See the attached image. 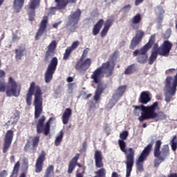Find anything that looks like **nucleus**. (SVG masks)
<instances>
[{"mask_svg":"<svg viewBox=\"0 0 177 177\" xmlns=\"http://www.w3.org/2000/svg\"><path fill=\"white\" fill-rule=\"evenodd\" d=\"M134 114L138 118V120L140 122L145 121V120H153L156 118V121H160L161 120H166L167 115L164 112L156 113V110L160 109V106L157 102H155L152 105L149 106H133Z\"/></svg>","mask_w":177,"mask_h":177,"instance_id":"nucleus-1","label":"nucleus"},{"mask_svg":"<svg viewBox=\"0 0 177 177\" xmlns=\"http://www.w3.org/2000/svg\"><path fill=\"white\" fill-rule=\"evenodd\" d=\"M35 89V117L38 118L42 113V91L39 86H36L35 82H32L30 84L28 92L26 94V103L28 106H31L32 102V95Z\"/></svg>","mask_w":177,"mask_h":177,"instance_id":"nucleus-2","label":"nucleus"},{"mask_svg":"<svg viewBox=\"0 0 177 177\" xmlns=\"http://www.w3.org/2000/svg\"><path fill=\"white\" fill-rule=\"evenodd\" d=\"M20 91H21V84H18L13 77H8L7 86L5 80H0V92L1 93L6 92L8 97H12V96L19 97Z\"/></svg>","mask_w":177,"mask_h":177,"instance_id":"nucleus-3","label":"nucleus"},{"mask_svg":"<svg viewBox=\"0 0 177 177\" xmlns=\"http://www.w3.org/2000/svg\"><path fill=\"white\" fill-rule=\"evenodd\" d=\"M114 68V62L109 60L104 63L102 66L97 68L91 75V78L95 84H100L102 78L104 77V72L106 77H111Z\"/></svg>","mask_w":177,"mask_h":177,"instance_id":"nucleus-4","label":"nucleus"},{"mask_svg":"<svg viewBox=\"0 0 177 177\" xmlns=\"http://www.w3.org/2000/svg\"><path fill=\"white\" fill-rule=\"evenodd\" d=\"M161 140H157L155 145L153 153L154 156L158 157L154 160L155 167H158V165H160V163L162 162L164 160H165L167 156L169 154V147H168V145H165L162 149V151H160V147H161Z\"/></svg>","mask_w":177,"mask_h":177,"instance_id":"nucleus-5","label":"nucleus"},{"mask_svg":"<svg viewBox=\"0 0 177 177\" xmlns=\"http://www.w3.org/2000/svg\"><path fill=\"white\" fill-rule=\"evenodd\" d=\"M154 35L151 36L149 42L145 46L140 50H136L133 53V56H138V62L139 63H146L147 61V55L146 53L151 48L153 44H154Z\"/></svg>","mask_w":177,"mask_h":177,"instance_id":"nucleus-6","label":"nucleus"},{"mask_svg":"<svg viewBox=\"0 0 177 177\" xmlns=\"http://www.w3.org/2000/svg\"><path fill=\"white\" fill-rule=\"evenodd\" d=\"M123 153L126 155V161L124 162V164H126V177H129L133 167L135 151L132 148H129Z\"/></svg>","mask_w":177,"mask_h":177,"instance_id":"nucleus-7","label":"nucleus"},{"mask_svg":"<svg viewBox=\"0 0 177 177\" xmlns=\"http://www.w3.org/2000/svg\"><path fill=\"white\" fill-rule=\"evenodd\" d=\"M80 17H81V10L80 9H77L69 15L66 27L71 32L75 31L78 21H80Z\"/></svg>","mask_w":177,"mask_h":177,"instance_id":"nucleus-8","label":"nucleus"},{"mask_svg":"<svg viewBox=\"0 0 177 177\" xmlns=\"http://www.w3.org/2000/svg\"><path fill=\"white\" fill-rule=\"evenodd\" d=\"M56 67H57V58L54 57L51 59L45 73V82L46 84H49V82L52 81L53 74H55V71H56Z\"/></svg>","mask_w":177,"mask_h":177,"instance_id":"nucleus-9","label":"nucleus"},{"mask_svg":"<svg viewBox=\"0 0 177 177\" xmlns=\"http://www.w3.org/2000/svg\"><path fill=\"white\" fill-rule=\"evenodd\" d=\"M153 148V144H149L142 151L140 157L136 160V167L138 171H143V162L146 158L149 156V154H150V151H151V149Z\"/></svg>","mask_w":177,"mask_h":177,"instance_id":"nucleus-10","label":"nucleus"},{"mask_svg":"<svg viewBox=\"0 0 177 177\" xmlns=\"http://www.w3.org/2000/svg\"><path fill=\"white\" fill-rule=\"evenodd\" d=\"M173 44L171 41L165 40L160 46H158V52L160 56H164L165 57H168L169 56V53L172 49Z\"/></svg>","mask_w":177,"mask_h":177,"instance_id":"nucleus-11","label":"nucleus"},{"mask_svg":"<svg viewBox=\"0 0 177 177\" xmlns=\"http://www.w3.org/2000/svg\"><path fill=\"white\" fill-rule=\"evenodd\" d=\"M92 64V59L91 58H87L84 60V59H80V61L77 63L75 66L76 70H80V71H86Z\"/></svg>","mask_w":177,"mask_h":177,"instance_id":"nucleus-12","label":"nucleus"},{"mask_svg":"<svg viewBox=\"0 0 177 177\" xmlns=\"http://www.w3.org/2000/svg\"><path fill=\"white\" fill-rule=\"evenodd\" d=\"M39 6V0H30L29 3V9L28 10V15L29 16V20L31 21L35 16L34 10L37 9Z\"/></svg>","mask_w":177,"mask_h":177,"instance_id":"nucleus-13","label":"nucleus"},{"mask_svg":"<svg viewBox=\"0 0 177 177\" xmlns=\"http://www.w3.org/2000/svg\"><path fill=\"white\" fill-rule=\"evenodd\" d=\"M145 35V32L142 30H138L136 32V36L132 39L131 43L130 45L131 49H133V48H136L138 44L142 41L143 37Z\"/></svg>","mask_w":177,"mask_h":177,"instance_id":"nucleus-14","label":"nucleus"},{"mask_svg":"<svg viewBox=\"0 0 177 177\" xmlns=\"http://www.w3.org/2000/svg\"><path fill=\"white\" fill-rule=\"evenodd\" d=\"M12 140H13V131L8 130L5 136L3 153L8 151V149H9L10 145H12Z\"/></svg>","mask_w":177,"mask_h":177,"instance_id":"nucleus-15","label":"nucleus"},{"mask_svg":"<svg viewBox=\"0 0 177 177\" xmlns=\"http://www.w3.org/2000/svg\"><path fill=\"white\" fill-rule=\"evenodd\" d=\"M46 27H48V17H44L43 20L41 21L38 32L36 34L35 39H39V37H41L44 32H45Z\"/></svg>","mask_w":177,"mask_h":177,"instance_id":"nucleus-16","label":"nucleus"},{"mask_svg":"<svg viewBox=\"0 0 177 177\" xmlns=\"http://www.w3.org/2000/svg\"><path fill=\"white\" fill-rule=\"evenodd\" d=\"M46 153L45 151H42L41 153L38 157L37 160H36L35 164V172L37 174H39L42 171V165H44V161H45V156Z\"/></svg>","mask_w":177,"mask_h":177,"instance_id":"nucleus-17","label":"nucleus"},{"mask_svg":"<svg viewBox=\"0 0 177 177\" xmlns=\"http://www.w3.org/2000/svg\"><path fill=\"white\" fill-rule=\"evenodd\" d=\"M57 46V43L55 40L52 41L47 46V50L46 53V57H47V59H49V57H52V56H55Z\"/></svg>","mask_w":177,"mask_h":177,"instance_id":"nucleus-18","label":"nucleus"},{"mask_svg":"<svg viewBox=\"0 0 177 177\" xmlns=\"http://www.w3.org/2000/svg\"><path fill=\"white\" fill-rule=\"evenodd\" d=\"M39 142V136L36 137H30L26 145L25 146V150L28 151L30 149H34V147H37L38 146V142Z\"/></svg>","mask_w":177,"mask_h":177,"instance_id":"nucleus-19","label":"nucleus"},{"mask_svg":"<svg viewBox=\"0 0 177 177\" xmlns=\"http://www.w3.org/2000/svg\"><path fill=\"white\" fill-rule=\"evenodd\" d=\"M142 21V15L136 14L131 19V26L133 30H138L140 27V22Z\"/></svg>","mask_w":177,"mask_h":177,"instance_id":"nucleus-20","label":"nucleus"},{"mask_svg":"<svg viewBox=\"0 0 177 177\" xmlns=\"http://www.w3.org/2000/svg\"><path fill=\"white\" fill-rule=\"evenodd\" d=\"M94 158L95 161V167H97V168H102V167H103V154H102V152L100 151H95Z\"/></svg>","mask_w":177,"mask_h":177,"instance_id":"nucleus-21","label":"nucleus"},{"mask_svg":"<svg viewBox=\"0 0 177 177\" xmlns=\"http://www.w3.org/2000/svg\"><path fill=\"white\" fill-rule=\"evenodd\" d=\"M57 9H64L68 3H75L76 0H55Z\"/></svg>","mask_w":177,"mask_h":177,"instance_id":"nucleus-22","label":"nucleus"},{"mask_svg":"<svg viewBox=\"0 0 177 177\" xmlns=\"http://www.w3.org/2000/svg\"><path fill=\"white\" fill-rule=\"evenodd\" d=\"M158 55V44H154L151 50V55L149 57V64H153V63L156 62Z\"/></svg>","mask_w":177,"mask_h":177,"instance_id":"nucleus-23","label":"nucleus"},{"mask_svg":"<svg viewBox=\"0 0 177 177\" xmlns=\"http://www.w3.org/2000/svg\"><path fill=\"white\" fill-rule=\"evenodd\" d=\"M71 114H73V111H71V109L66 108L62 114V122L64 125H67V124H68Z\"/></svg>","mask_w":177,"mask_h":177,"instance_id":"nucleus-24","label":"nucleus"},{"mask_svg":"<svg viewBox=\"0 0 177 177\" xmlns=\"http://www.w3.org/2000/svg\"><path fill=\"white\" fill-rule=\"evenodd\" d=\"M150 100H151V98H150V95L147 91L141 93L139 100L140 103H142V104H147Z\"/></svg>","mask_w":177,"mask_h":177,"instance_id":"nucleus-25","label":"nucleus"},{"mask_svg":"<svg viewBox=\"0 0 177 177\" xmlns=\"http://www.w3.org/2000/svg\"><path fill=\"white\" fill-rule=\"evenodd\" d=\"M26 0H14L13 8L15 13H19L21 10V8L24 6Z\"/></svg>","mask_w":177,"mask_h":177,"instance_id":"nucleus-26","label":"nucleus"},{"mask_svg":"<svg viewBox=\"0 0 177 177\" xmlns=\"http://www.w3.org/2000/svg\"><path fill=\"white\" fill-rule=\"evenodd\" d=\"M104 21L103 19H100L97 23L94 26L93 28V35H97L99 32H100V29L102 28V26H103Z\"/></svg>","mask_w":177,"mask_h":177,"instance_id":"nucleus-27","label":"nucleus"},{"mask_svg":"<svg viewBox=\"0 0 177 177\" xmlns=\"http://www.w3.org/2000/svg\"><path fill=\"white\" fill-rule=\"evenodd\" d=\"M78 158H80V154L77 153L75 156L71 160L69 164L68 172V174H71L74 170V167H75V164H77V161H78Z\"/></svg>","mask_w":177,"mask_h":177,"instance_id":"nucleus-28","label":"nucleus"},{"mask_svg":"<svg viewBox=\"0 0 177 177\" xmlns=\"http://www.w3.org/2000/svg\"><path fill=\"white\" fill-rule=\"evenodd\" d=\"M15 57L17 60H21V57L26 55V48L24 47H19L15 50Z\"/></svg>","mask_w":177,"mask_h":177,"instance_id":"nucleus-29","label":"nucleus"},{"mask_svg":"<svg viewBox=\"0 0 177 177\" xmlns=\"http://www.w3.org/2000/svg\"><path fill=\"white\" fill-rule=\"evenodd\" d=\"M44 122H45V116H41L38 121L37 124V133H42L44 132Z\"/></svg>","mask_w":177,"mask_h":177,"instance_id":"nucleus-30","label":"nucleus"},{"mask_svg":"<svg viewBox=\"0 0 177 177\" xmlns=\"http://www.w3.org/2000/svg\"><path fill=\"white\" fill-rule=\"evenodd\" d=\"M164 13H165V11H164V9L161 7H158L156 8V14L157 16V20L160 23L162 21V19L164 17Z\"/></svg>","mask_w":177,"mask_h":177,"instance_id":"nucleus-31","label":"nucleus"},{"mask_svg":"<svg viewBox=\"0 0 177 177\" xmlns=\"http://www.w3.org/2000/svg\"><path fill=\"white\" fill-rule=\"evenodd\" d=\"M127 90V86L123 85L118 87V88L116 91V93L113 95V97H117L118 99H120L122 95H124V92Z\"/></svg>","mask_w":177,"mask_h":177,"instance_id":"nucleus-32","label":"nucleus"},{"mask_svg":"<svg viewBox=\"0 0 177 177\" xmlns=\"http://www.w3.org/2000/svg\"><path fill=\"white\" fill-rule=\"evenodd\" d=\"M102 91H103V84H100L97 86V90L95 91V94L94 95V100L97 102L99 99H100V95H102Z\"/></svg>","mask_w":177,"mask_h":177,"instance_id":"nucleus-33","label":"nucleus"},{"mask_svg":"<svg viewBox=\"0 0 177 177\" xmlns=\"http://www.w3.org/2000/svg\"><path fill=\"white\" fill-rule=\"evenodd\" d=\"M63 130H61L56 136L55 140V146H60L62 144V140H63Z\"/></svg>","mask_w":177,"mask_h":177,"instance_id":"nucleus-34","label":"nucleus"},{"mask_svg":"<svg viewBox=\"0 0 177 177\" xmlns=\"http://www.w3.org/2000/svg\"><path fill=\"white\" fill-rule=\"evenodd\" d=\"M19 118H20V113H19V111H15L11 116L10 122L11 124H16L17 121H19Z\"/></svg>","mask_w":177,"mask_h":177,"instance_id":"nucleus-35","label":"nucleus"},{"mask_svg":"<svg viewBox=\"0 0 177 177\" xmlns=\"http://www.w3.org/2000/svg\"><path fill=\"white\" fill-rule=\"evenodd\" d=\"M55 120H56V118H50L48 121L46 122V126L44 127V135H48L49 132L50 131V122L51 121H55Z\"/></svg>","mask_w":177,"mask_h":177,"instance_id":"nucleus-36","label":"nucleus"},{"mask_svg":"<svg viewBox=\"0 0 177 177\" xmlns=\"http://www.w3.org/2000/svg\"><path fill=\"white\" fill-rule=\"evenodd\" d=\"M19 169H20V162L18 161L16 162V164L14 166L11 177H17V174L19 172Z\"/></svg>","mask_w":177,"mask_h":177,"instance_id":"nucleus-37","label":"nucleus"},{"mask_svg":"<svg viewBox=\"0 0 177 177\" xmlns=\"http://www.w3.org/2000/svg\"><path fill=\"white\" fill-rule=\"evenodd\" d=\"M119 98L114 97V95L112 96V99L109 101V104H107V107L109 109H113L114 106H115V103L118 102Z\"/></svg>","mask_w":177,"mask_h":177,"instance_id":"nucleus-38","label":"nucleus"},{"mask_svg":"<svg viewBox=\"0 0 177 177\" xmlns=\"http://www.w3.org/2000/svg\"><path fill=\"white\" fill-rule=\"evenodd\" d=\"M136 71V68H135V66L131 65L126 68L124 71V74H126L127 75H129V74H132Z\"/></svg>","mask_w":177,"mask_h":177,"instance_id":"nucleus-39","label":"nucleus"},{"mask_svg":"<svg viewBox=\"0 0 177 177\" xmlns=\"http://www.w3.org/2000/svg\"><path fill=\"white\" fill-rule=\"evenodd\" d=\"M171 146L173 151H176L177 149V138L176 136H174L171 141Z\"/></svg>","mask_w":177,"mask_h":177,"instance_id":"nucleus-40","label":"nucleus"},{"mask_svg":"<svg viewBox=\"0 0 177 177\" xmlns=\"http://www.w3.org/2000/svg\"><path fill=\"white\" fill-rule=\"evenodd\" d=\"M53 166L50 165L46 169V175L44 177H53Z\"/></svg>","mask_w":177,"mask_h":177,"instance_id":"nucleus-41","label":"nucleus"},{"mask_svg":"<svg viewBox=\"0 0 177 177\" xmlns=\"http://www.w3.org/2000/svg\"><path fill=\"white\" fill-rule=\"evenodd\" d=\"M68 93H73L74 89L77 88V84L75 83H69L68 84Z\"/></svg>","mask_w":177,"mask_h":177,"instance_id":"nucleus-42","label":"nucleus"},{"mask_svg":"<svg viewBox=\"0 0 177 177\" xmlns=\"http://www.w3.org/2000/svg\"><path fill=\"white\" fill-rule=\"evenodd\" d=\"M79 46L80 41H74L70 47H68V49L71 50V51L73 52V50H75V49H77Z\"/></svg>","mask_w":177,"mask_h":177,"instance_id":"nucleus-43","label":"nucleus"},{"mask_svg":"<svg viewBox=\"0 0 177 177\" xmlns=\"http://www.w3.org/2000/svg\"><path fill=\"white\" fill-rule=\"evenodd\" d=\"M118 143H119V146L120 147V149L122 150V151H125L127 150V149H125V147H127V144L125 143V142L122 140H118Z\"/></svg>","mask_w":177,"mask_h":177,"instance_id":"nucleus-44","label":"nucleus"},{"mask_svg":"<svg viewBox=\"0 0 177 177\" xmlns=\"http://www.w3.org/2000/svg\"><path fill=\"white\" fill-rule=\"evenodd\" d=\"M128 135H129V133L128 131H124L120 134V140H127V138H128Z\"/></svg>","mask_w":177,"mask_h":177,"instance_id":"nucleus-45","label":"nucleus"},{"mask_svg":"<svg viewBox=\"0 0 177 177\" xmlns=\"http://www.w3.org/2000/svg\"><path fill=\"white\" fill-rule=\"evenodd\" d=\"M112 24H113V18H109L105 22L104 27H105L106 28L109 29L110 27H111Z\"/></svg>","mask_w":177,"mask_h":177,"instance_id":"nucleus-46","label":"nucleus"},{"mask_svg":"<svg viewBox=\"0 0 177 177\" xmlns=\"http://www.w3.org/2000/svg\"><path fill=\"white\" fill-rule=\"evenodd\" d=\"M71 50H70V48H66V51H65V53L64 55V60H67V59H68V57H70V55H71Z\"/></svg>","mask_w":177,"mask_h":177,"instance_id":"nucleus-47","label":"nucleus"},{"mask_svg":"<svg viewBox=\"0 0 177 177\" xmlns=\"http://www.w3.org/2000/svg\"><path fill=\"white\" fill-rule=\"evenodd\" d=\"M95 174H97L99 177H104L106 176V169H101L98 171H95Z\"/></svg>","mask_w":177,"mask_h":177,"instance_id":"nucleus-48","label":"nucleus"},{"mask_svg":"<svg viewBox=\"0 0 177 177\" xmlns=\"http://www.w3.org/2000/svg\"><path fill=\"white\" fill-rule=\"evenodd\" d=\"M171 29H167L164 35L165 39H168L171 37Z\"/></svg>","mask_w":177,"mask_h":177,"instance_id":"nucleus-49","label":"nucleus"},{"mask_svg":"<svg viewBox=\"0 0 177 177\" xmlns=\"http://www.w3.org/2000/svg\"><path fill=\"white\" fill-rule=\"evenodd\" d=\"M109 28L104 26L102 30L101 31V37H106V35L109 32Z\"/></svg>","mask_w":177,"mask_h":177,"instance_id":"nucleus-50","label":"nucleus"},{"mask_svg":"<svg viewBox=\"0 0 177 177\" xmlns=\"http://www.w3.org/2000/svg\"><path fill=\"white\" fill-rule=\"evenodd\" d=\"M87 55H88V48L84 50L82 55L80 59H82V60H84V59L86 57Z\"/></svg>","mask_w":177,"mask_h":177,"instance_id":"nucleus-51","label":"nucleus"},{"mask_svg":"<svg viewBox=\"0 0 177 177\" xmlns=\"http://www.w3.org/2000/svg\"><path fill=\"white\" fill-rule=\"evenodd\" d=\"M8 176V171L6 170H3L0 173V177H6Z\"/></svg>","mask_w":177,"mask_h":177,"instance_id":"nucleus-52","label":"nucleus"},{"mask_svg":"<svg viewBox=\"0 0 177 177\" xmlns=\"http://www.w3.org/2000/svg\"><path fill=\"white\" fill-rule=\"evenodd\" d=\"M122 10L124 12H129V10H131V5L125 6Z\"/></svg>","mask_w":177,"mask_h":177,"instance_id":"nucleus-53","label":"nucleus"},{"mask_svg":"<svg viewBox=\"0 0 177 177\" xmlns=\"http://www.w3.org/2000/svg\"><path fill=\"white\" fill-rule=\"evenodd\" d=\"M56 9L59 10V8H56V6H55V7L52 8L50 10L49 15H55V10H56Z\"/></svg>","mask_w":177,"mask_h":177,"instance_id":"nucleus-54","label":"nucleus"},{"mask_svg":"<svg viewBox=\"0 0 177 177\" xmlns=\"http://www.w3.org/2000/svg\"><path fill=\"white\" fill-rule=\"evenodd\" d=\"M6 75V73L4 71L0 70V78H3Z\"/></svg>","mask_w":177,"mask_h":177,"instance_id":"nucleus-55","label":"nucleus"},{"mask_svg":"<svg viewBox=\"0 0 177 177\" xmlns=\"http://www.w3.org/2000/svg\"><path fill=\"white\" fill-rule=\"evenodd\" d=\"M143 2V0H136L135 1V5L136 6H138V5H140Z\"/></svg>","mask_w":177,"mask_h":177,"instance_id":"nucleus-56","label":"nucleus"},{"mask_svg":"<svg viewBox=\"0 0 177 177\" xmlns=\"http://www.w3.org/2000/svg\"><path fill=\"white\" fill-rule=\"evenodd\" d=\"M111 177H121V175L118 174L117 172H113L111 174Z\"/></svg>","mask_w":177,"mask_h":177,"instance_id":"nucleus-57","label":"nucleus"},{"mask_svg":"<svg viewBox=\"0 0 177 177\" xmlns=\"http://www.w3.org/2000/svg\"><path fill=\"white\" fill-rule=\"evenodd\" d=\"M173 71H175V69L170 68V69L166 71V74H170V73H172Z\"/></svg>","mask_w":177,"mask_h":177,"instance_id":"nucleus-58","label":"nucleus"},{"mask_svg":"<svg viewBox=\"0 0 177 177\" xmlns=\"http://www.w3.org/2000/svg\"><path fill=\"white\" fill-rule=\"evenodd\" d=\"M59 24H60V22L54 24L53 25V28H57V27H59Z\"/></svg>","mask_w":177,"mask_h":177,"instance_id":"nucleus-59","label":"nucleus"},{"mask_svg":"<svg viewBox=\"0 0 177 177\" xmlns=\"http://www.w3.org/2000/svg\"><path fill=\"white\" fill-rule=\"evenodd\" d=\"M73 78L72 77H68L67 78V82H73Z\"/></svg>","mask_w":177,"mask_h":177,"instance_id":"nucleus-60","label":"nucleus"},{"mask_svg":"<svg viewBox=\"0 0 177 177\" xmlns=\"http://www.w3.org/2000/svg\"><path fill=\"white\" fill-rule=\"evenodd\" d=\"M10 162H15V156H10Z\"/></svg>","mask_w":177,"mask_h":177,"instance_id":"nucleus-61","label":"nucleus"},{"mask_svg":"<svg viewBox=\"0 0 177 177\" xmlns=\"http://www.w3.org/2000/svg\"><path fill=\"white\" fill-rule=\"evenodd\" d=\"M19 40V37L17 35H14L12 37V41H17Z\"/></svg>","mask_w":177,"mask_h":177,"instance_id":"nucleus-62","label":"nucleus"},{"mask_svg":"<svg viewBox=\"0 0 177 177\" xmlns=\"http://www.w3.org/2000/svg\"><path fill=\"white\" fill-rule=\"evenodd\" d=\"M168 177H177V174H170Z\"/></svg>","mask_w":177,"mask_h":177,"instance_id":"nucleus-63","label":"nucleus"},{"mask_svg":"<svg viewBox=\"0 0 177 177\" xmlns=\"http://www.w3.org/2000/svg\"><path fill=\"white\" fill-rule=\"evenodd\" d=\"M76 177H83L82 174H81V173L77 174Z\"/></svg>","mask_w":177,"mask_h":177,"instance_id":"nucleus-64","label":"nucleus"}]
</instances>
